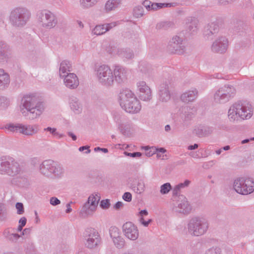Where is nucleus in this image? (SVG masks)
<instances>
[{"label":"nucleus","mask_w":254,"mask_h":254,"mask_svg":"<svg viewBox=\"0 0 254 254\" xmlns=\"http://www.w3.org/2000/svg\"><path fill=\"white\" fill-rule=\"evenodd\" d=\"M45 110L43 103L38 101L33 94H26L22 98L19 110L23 117L33 120L39 118Z\"/></svg>","instance_id":"f257e3e1"},{"label":"nucleus","mask_w":254,"mask_h":254,"mask_svg":"<svg viewBox=\"0 0 254 254\" xmlns=\"http://www.w3.org/2000/svg\"><path fill=\"white\" fill-rule=\"evenodd\" d=\"M253 113V108L251 104L238 102L230 107L228 111V118L230 122L237 123L250 119Z\"/></svg>","instance_id":"f03ea898"},{"label":"nucleus","mask_w":254,"mask_h":254,"mask_svg":"<svg viewBox=\"0 0 254 254\" xmlns=\"http://www.w3.org/2000/svg\"><path fill=\"white\" fill-rule=\"evenodd\" d=\"M209 223L205 218L200 216L192 217L187 225L188 233L194 237H199L205 234L208 230Z\"/></svg>","instance_id":"7ed1b4c3"},{"label":"nucleus","mask_w":254,"mask_h":254,"mask_svg":"<svg viewBox=\"0 0 254 254\" xmlns=\"http://www.w3.org/2000/svg\"><path fill=\"white\" fill-rule=\"evenodd\" d=\"M40 173L46 177L61 178L64 175V169L60 164L52 160H46L39 165Z\"/></svg>","instance_id":"20e7f679"},{"label":"nucleus","mask_w":254,"mask_h":254,"mask_svg":"<svg viewBox=\"0 0 254 254\" xmlns=\"http://www.w3.org/2000/svg\"><path fill=\"white\" fill-rule=\"evenodd\" d=\"M2 128L12 133H18L27 136H33L39 131V126L37 124L9 123L6 124Z\"/></svg>","instance_id":"39448f33"},{"label":"nucleus","mask_w":254,"mask_h":254,"mask_svg":"<svg viewBox=\"0 0 254 254\" xmlns=\"http://www.w3.org/2000/svg\"><path fill=\"white\" fill-rule=\"evenodd\" d=\"M0 170L11 177H15L22 174L23 170L19 163L12 157H2L0 159Z\"/></svg>","instance_id":"423d86ee"},{"label":"nucleus","mask_w":254,"mask_h":254,"mask_svg":"<svg viewBox=\"0 0 254 254\" xmlns=\"http://www.w3.org/2000/svg\"><path fill=\"white\" fill-rule=\"evenodd\" d=\"M95 74L98 83L105 87H110L113 85L112 69L108 65L102 64L96 66Z\"/></svg>","instance_id":"0eeeda50"},{"label":"nucleus","mask_w":254,"mask_h":254,"mask_svg":"<svg viewBox=\"0 0 254 254\" xmlns=\"http://www.w3.org/2000/svg\"><path fill=\"white\" fill-rule=\"evenodd\" d=\"M233 188L239 194H250L254 191V180L244 177L238 178L234 181Z\"/></svg>","instance_id":"6e6552de"},{"label":"nucleus","mask_w":254,"mask_h":254,"mask_svg":"<svg viewBox=\"0 0 254 254\" xmlns=\"http://www.w3.org/2000/svg\"><path fill=\"white\" fill-rule=\"evenodd\" d=\"M30 17V13L27 9L18 7L11 11L9 20L13 26L21 27L26 25Z\"/></svg>","instance_id":"1a4fd4ad"},{"label":"nucleus","mask_w":254,"mask_h":254,"mask_svg":"<svg viewBox=\"0 0 254 254\" xmlns=\"http://www.w3.org/2000/svg\"><path fill=\"white\" fill-rule=\"evenodd\" d=\"M236 92L235 88L226 84L219 88L214 94V100L217 103H225L234 97Z\"/></svg>","instance_id":"9d476101"},{"label":"nucleus","mask_w":254,"mask_h":254,"mask_svg":"<svg viewBox=\"0 0 254 254\" xmlns=\"http://www.w3.org/2000/svg\"><path fill=\"white\" fill-rule=\"evenodd\" d=\"M83 238L85 246L90 249L97 248L101 243V237L98 231L94 228H86L83 233Z\"/></svg>","instance_id":"9b49d317"},{"label":"nucleus","mask_w":254,"mask_h":254,"mask_svg":"<svg viewBox=\"0 0 254 254\" xmlns=\"http://www.w3.org/2000/svg\"><path fill=\"white\" fill-rule=\"evenodd\" d=\"M38 19L41 26L46 29L54 28L58 23L56 15L48 10H43L37 15Z\"/></svg>","instance_id":"f8f14e48"},{"label":"nucleus","mask_w":254,"mask_h":254,"mask_svg":"<svg viewBox=\"0 0 254 254\" xmlns=\"http://www.w3.org/2000/svg\"><path fill=\"white\" fill-rule=\"evenodd\" d=\"M113 119L118 128L122 134L127 135L130 133L133 128V125L131 122L126 117L115 113L113 114Z\"/></svg>","instance_id":"ddd939ff"},{"label":"nucleus","mask_w":254,"mask_h":254,"mask_svg":"<svg viewBox=\"0 0 254 254\" xmlns=\"http://www.w3.org/2000/svg\"><path fill=\"white\" fill-rule=\"evenodd\" d=\"M172 210L173 211L184 214L190 213L191 207L187 198L183 195H179L177 198L174 200Z\"/></svg>","instance_id":"4468645a"},{"label":"nucleus","mask_w":254,"mask_h":254,"mask_svg":"<svg viewBox=\"0 0 254 254\" xmlns=\"http://www.w3.org/2000/svg\"><path fill=\"white\" fill-rule=\"evenodd\" d=\"M167 50L170 53L183 54L185 51L183 38L178 36H174L169 41L167 47Z\"/></svg>","instance_id":"2eb2a0df"},{"label":"nucleus","mask_w":254,"mask_h":254,"mask_svg":"<svg viewBox=\"0 0 254 254\" xmlns=\"http://www.w3.org/2000/svg\"><path fill=\"white\" fill-rule=\"evenodd\" d=\"M123 232L125 237L132 241H136L139 237V230L137 227L131 222H126L123 226Z\"/></svg>","instance_id":"dca6fc26"},{"label":"nucleus","mask_w":254,"mask_h":254,"mask_svg":"<svg viewBox=\"0 0 254 254\" xmlns=\"http://www.w3.org/2000/svg\"><path fill=\"white\" fill-rule=\"evenodd\" d=\"M112 74L113 84L115 82L117 83H122L127 79V70L122 65H115L113 66Z\"/></svg>","instance_id":"f3484780"},{"label":"nucleus","mask_w":254,"mask_h":254,"mask_svg":"<svg viewBox=\"0 0 254 254\" xmlns=\"http://www.w3.org/2000/svg\"><path fill=\"white\" fill-rule=\"evenodd\" d=\"M228 47V40L224 36H219L213 42L211 50L213 52L222 54L225 53Z\"/></svg>","instance_id":"a211bd4d"},{"label":"nucleus","mask_w":254,"mask_h":254,"mask_svg":"<svg viewBox=\"0 0 254 254\" xmlns=\"http://www.w3.org/2000/svg\"><path fill=\"white\" fill-rule=\"evenodd\" d=\"M137 89L139 92V97L141 100L147 101L152 98L151 91L149 87L143 81H140L137 83Z\"/></svg>","instance_id":"6ab92c4d"},{"label":"nucleus","mask_w":254,"mask_h":254,"mask_svg":"<svg viewBox=\"0 0 254 254\" xmlns=\"http://www.w3.org/2000/svg\"><path fill=\"white\" fill-rule=\"evenodd\" d=\"M130 102L126 103L122 108L126 112L131 114H136L138 113L141 108V106L139 101L136 96L134 97Z\"/></svg>","instance_id":"aec40b11"},{"label":"nucleus","mask_w":254,"mask_h":254,"mask_svg":"<svg viewBox=\"0 0 254 254\" xmlns=\"http://www.w3.org/2000/svg\"><path fill=\"white\" fill-rule=\"evenodd\" d=\"M135 96L134 94L128 89L122 90L118 95V101L121 108L131 100H134L132 98Z\"/></svg>","instance_id":"412c9836"},{"label":"nucleus","mask_w":254,"mask_h":254,"mask_svg":"<svg viewBox=\"0 0 254 254\" xmlns=\"http://www.w3.org/2000/svg\"><path fill=\"white\" fill-rule=\"evenodd\" d=\"M214 130L212 127L198 125L194 127L193 133L199 137H203L211 134Z\"/></svg>","instance_id":"4be33fe9"},{"label":"nucleus","mask_w":254,"mask_h":254,"mask_svg":"<svg viewBox=\"0 0 254 254\" xmlns=\"http://www.w3.org/2000/svg\"><path fill=\"white\" fill-rule=\"evenodd\" d=\"M117 25V22L96 25L92 30V34L99 36L105 34Z\"/></svg>","instance_id":"5701e85b"},{"label":"nucleus","mask_w":254,"mask_h":254,"mask_svg":"<svg viewBox=\"0 0 254 254\" xmlns=\"http://www.w3.org/2000/svg\"><path fill=\"white\" fill-rule=\"evenodd\" d=\"M142 5L146 8L148 11L157 10L163 7H169L173 6L174 4L173 3H154L150 0H145L142 2Z\"/></svg>","instance_id":"b1692460"},{"label":"nucleus","mask_w":254,"mask_h":254,"mask_svg":"<svg viewBox=\"0 0 254 254\" xmlns=\"http://www.w3.org/2000/svg\"><path fill=\"white\" fill-rule=\"evenodd\" d=\"M181 119L184 126H188L190 121L194 117L195 110L191 107L187 106L183 108Z\"/></svg>","instance_id":"393cba45"},{"label":"nucleus","mask_w":254,"mask_h":254,"mask_svg":"<svg viewBox=\"0 0 254 254\" xmlns=\"http://www.w3.org/2000/svg\"><path fill=\"white\" fill-rule=\"evenodd\" d=\"M65 86L70 89H75L79 85L77 76L74 73H71L63 78Z\"/></svg>","instance_id":"a878e982"},{"label":"nucleus","mask_w":254,"mask_h":254,"mask_svg":"<svg viewBox=\"0 0 254 254\" xmlns=\"http://www.w3.org/2000/svg\"><path fill=\"white\" fill-rule=\"evenodd\" d=\"M171 95L169 89V85L166 83L160 84L158 90L159 100L162 102H167L170 99Z\"/></svg>","instance_id":"bb28decb"},{"label":"nucleus","mask_w":254,"mask_h":254,"mask_svg":"<svg viewBox=\"0 0 254 254\" xmlns=\"http://www.w3.org/2000/svg\"><path fill=\"white\" fill-rule=\"evenodd\" d=\"M68 105L70 110L75 114H79L82 111V105L77 97L71 96L69 98Z\"/></svg>","instance_id":"cd10ccee"},{"label":"nucleus","mask_w":254,"mask_h":254,"mask_svg":"<svg viewBox=\"0 0 254 254\" xmlns=\"http://www.w3.org/2000/svg\"><path fill=\"white\" fill-rule=\"evenodd\" d=\"M29 231V229L25 228L23 230L20 234H18L15 232V230H13V232H12V231H10V230L9 229L5 230L4 234L7 240L12 243H16L22 236Z\"/></svg>","instance_id":"c85d7f7f"},{"label":"nucleus","mask_w":254,"mask_h":254,"mask_svg":"<svg viewBox=\"0 0 254 254\" xmlns=\"http://www.w3.org/2000/svg\"><path fill=\"white\" fill-rule=\"evenodd\" d=\"M10 46L3 41H0V63L7 62L9 58Z\"/></svg>","instance_id":"c756f323"},{"label":"nucleus","mask_w":254,"mask_h":254,"mask_svg":"<svg viewBox=\"0 0 254 254\" xmlns=\"http://www.w3.org/2000/svg\"><path fill=\"white\" fill-rule=\"evenodd\" d=\"M197 96V90L193 88L184 92L181 96V99L185 103H189L195 100Z\"/></svg>","instance_id":"7c9ffc66"},{"label":"nucleus","mask_w":254,"mask_h":254,"mask_svg":"<svg viewBox=\"0 0 254 254\" xmlns=\"http://www.w3.org/2000/svg\"><path fill=\"white\" fill-rule=\"evenodd\" d=\"M219 30V26L216 22H211L204 28L203 35L208 38L212 35L217 33Z\"/></svg>","instance_id":"2f4dec72"},{"label":"nucleus","mask_w":254,"mask_h":254,"mask_svg":"<svg viewBox=\"0 0 254 254\" xmlns=\"http://www.w3.org/2000/svg\"><path fill=\"white\" fill-rule=\"evenodd\" d=\"M122 0H108L104 5V10L107 12L115 11L121 5Z\"/></svg>","instance_id":"473e14b6"},{"label":"nucleus","mask_w":254,"mask_h":254,"mask_svg":"<svg viewBox=\"0 0 254 254\" xmlns=\"http://www.w3.org/2000/svg\"><path fill=\"white\" fill-rule=\"evenodd\" d=\"M71 70V65L69 62L67 61H63L60 65L59 75L61 78H63L69 74Z\"/></svg>","instance_id":"72a5a7b5"},{"label":"nucleus","mask_w":254,"mask_h":254,"mask_svg":"<svg viewBox=\"0 0 254 254\" xmlns=\"http://www.w3.org/2000/svg\"><path fill=\"white\" fill-rule=\"evenodd\" d=\"M10 83V77L2 69H0V89L7 88Z\"/></svg>","instance_id":"f704fd0d"},{"label":"nucleus","mask_w":254,"mask_h":254,"mask_svg":"<svg viewBox=\"0 0 254 254\" xmlns=\"http://www.w3.org/2000/svg\"><path fill=\"white\" fill-rule=\"evenodd\" d=\"M114 55H118L122 58L127 60L131 59L134 57V54L132 50L127 49H116Z\"/></svg>","instance_id":"c9c22d12"},{"label":"nucleus","mask_w":254,"mask_h":254,"mask_svg":"<svg viewBox=\"0 0 254 254\" xmlns=\"http://www.w3.org/2000/svg\"><path fill=\"white\" fill-rule=\"evenodd\" d=\"M148 213L146 210H141L138 214L139 223L144 227H148L149 224L152 222L151 219H145V216H147Z\"/></svg>","instance_id":"e433bc0d"},{"label":"nucleus","mask_w":254,"mask_h":254,"mask_svg":"<svg viewBox=\"0 0 254 254\" xmlns=\"http://www.w3.org/2000/svg\"><path fill=\"white\" fill-rule=\"evenodd\" d=\"M100 0H79V5L83 9H88L94 7Z\"/></svg>","instance_id":"4c0bfd02"},{"label":"nucleus","mask_w":254,"mask_h":254,"mask_svg":"<svg viewBox=\"0 0 254 254\" xmlns=\"http://www.w3.org/2000/svg\"><path fill=\"white\" fill-rule=\"evenodd\" d=\"M190 182L189 180H186L184 183H180L178 185H176L173 189H172V193L173 196H178L181 191V190L183 189H184L186 187H188Z\"/></svg>","instance_id":"58836bf2"},{"label":"nucleus","mask_w":254,"mask_h":254,"mask_svg":"<svg viewBox=\"0 0 254 254\" xmlns=\"http://www.w3.org/2000/svg\"><path fill=\"white\" fill-rule=\"evenodd\" d=\"M112 241L115 247L117 249H122L125 246V240L122 235L119 236V237L112 239Z\"/></svg>","instance_id":"ea45409f"},{"label":"nucleus","mask_w":254,"mask_h":254,"mask_svg":"<svg viewBox=\"0 0 254 254\" xmlns=\"http://www.w3.org/2000/svg\"><path fill=\"white\" fill-rule=\"evenodd\" d=\"M96 209L93 205H91L89 202L87 201L83 206L81 211L85 213L86 215H88L92 214Z\"/></svg>","instance_id":"a19ab883"},{"label":"nucleus","mask_w":254,"mask_h":254,"mask_svg":"<svg viewBox=\"0 0 254 254\" xmlns=\"http://www.w3.org/2000/svg\"><path fill=\"white\" fill-rule=\"evenodd\" d=\"M8 217L6 207L4 203H0V221H5Z\"/></svg>","instance_id":"79ce46f5"},{"label":"nucleus","mask_w":254,"mask_h":254,"mask_svg":"<svg viewBox=\"0 0 254 254\" xmlns=\"http://www.w3.org/2000/svg\"><path fill=\"white\" fill-rule=\"evenodd\" d=\"M109 235L111 240L122 235L120 230L116 226H112L109 229Z\"/></svg>","instance_id":"37998d69"},{"label":"nucleus","mask_w":254,"mask_h":254,"mask_svg":"<svg viewBox=\"0 0 254 254\" xmlns=\"http://www.w3.org/2000/svg\"><path fill=\"white\" fill-rule=\"evenodd\" d=\"M44 131H49L52 135L60 139L64 136V134L57 131V128L51 127H47L44 128Z\"/></svg>","instance_id":"c03bdc74"},{"label":"nucleus","mask_w":254,"mask_h":254,"mask_svg":"<svg viewBox=\"0 0 254 254\" xmlns=\"http://www.w3.org/2000/svg\"><path fill=\"white\" fill-rule=\"evenodd\" d=\"M172 189L171 184L170 183H166L160 186V193L162 195H165L168 194Z\"/></svg>","instance_id":"a18cd8bd"},{"label":"nucleus","mask_w":254,"mask_h":254,"mask_svg":"<svg viewBox=\"0 0 254 254\" xmlns=\"http://www.w3.org/2000/svg\"><path fill=\"white\" fill-rule=\"evenodd\" d=\"M144 12L143 7L141 5H138L133 8V15L136 18H140L143 16Z\"/></svg>","instance_id":"49530a36"},{"label":"nucleus","mask_w":254,"mask_h":254,"mask_svg":"<svg viewBox=\"0 0 254 254\" xmlns=\"http://www.w3.org/2000/svg\"><path fill=\"white\" fill-rule=\"evenodd\" d=\"M174 25V23L171 21H162L157 23V24L156 25V28L159 29H167L170 27H173Z\"/></svg>","instance_id":"de8ad7c7"},{"label":"nucleus","mask_w":254,"mask_h":254,"mask_svg":"<svg viewBox=\"0 0 254 254\" xmlns=\"http://www.w3.org/2000/svg\"><path fill=\"white\" fill-rule=\"evenodd\" d=\"M204 254H222V251L219 247L213 246L207 249Z\"/></svg>","instance_id":"09e8293b"},{"label":"nucleus","mask_w":254,"mask_h":254,"mask_svg":"<svg viewBox=\"0 0 254 254\" xmlns=\"http://www.w3.org/2000/svg\"><path fill=\"white\" fill-rule=\"evenodd\" d=\"M99 200V196L96 194L91 195L89 196L87 201L89 202L91 205H93L96 208Z\"/></svg>","instance_id":"8fccbe9b"},{"label":"nucleus","mask_w":254,"mask_h":254,"mask_svg":"<svg viewBox=\"0 0 254 254\" xmlns=\"http://www.w3.org/2000/svg\"><path fill=\"white\" fill-rule=\"evenodd\" d=\"M197 30V22L194 20L189 26V31L190 34H194L196 33Z\"/></svg>","instance_id":"3c124183"},{"label":"nucleus","mask_w":254,"mask_h":254,"mask_svg":"<svg viewBox=\"0 0 254 254\" xmlns=\"http://www.w3.org/2000/svg\"><path fill=\"white\" fill-rule=\"evenodd\" d=\"M138 67L140 71L144 73L148 72V71L150 69V65L145 62L140 63L139 64Z\"/></svg>","instance_id":"603ef678"},{"label":"nucleus","mask_w":254,"mask_h":254,"mask_svg":"<svg viewBox=\"0 0 254 254\" xmlns=\"http://www.w3.org/2000/svg\"><path fill=\"white\" fill-rule=\"evenodd\" d=\"M145 190V184L143 180H140L138 181L136 188L135 190V191L137 193H141L144 191Z\"/></svg>","instance_id":"864d4df0"},{"label":"nucleus","mask_w":254,"mask_h":254,"mask_svg":"<svg viewBox=\"0 0 254 254\" xmlns=\"http://www.w3.org/2000/svg\"><path fill=\"white\" fill-rule=\"evenodd\" d=\"M25 250L27 254H31L35 251V246L33 242H30L26 244Z\"/></svg>","instance_id":"5fc2aeb1"},{"label":"nucleus","mask_w":254,"mask_h":254,"mask_svg":"<svg viewBox=\"0 0 254 254\" xmlns=\"http://www.w3.org/2000/svg\"><path fill=\"white\" fill-rule=\"evenodd\" d=\"M10 104V101L9 99L3 96L0 97V106L3 108H6Z\"/></svg>","instance_id":"6e6d98bb"},{"label":"nucleus","mask_w":254,"mask_h":254,"mask_svg":"<svg viewBox=\"0 0 254 254\" xmlns=\"http://www.w3.org/2000/svg\"><path fill=\"white\" fill-rule=\"evenodd\" d=\"M17 209V213L19 215L23 214L24 212L23 205L21 202H17L15 205Z\"/></svg>","instance_id":"4d7b16f0"},{"label":"nucleus","mask_w":254,"mask_h":254,"mask_svg":"<svg viewBox=\"0 0 254 254\" xmlns=\"http://www.w3.org/2000/svg\"><path fill=\"white\" fill-rule=\"evenodd\" d=\"M122 198L125 201L130 202L132 200V195L130 192H126L124 193Z\"/></svg>","instance_id":"13d9d810"},{"label":"nucleus","mask_w":254,"mask_h":254,"mask_svg":"<svg viewBox=\"0 0 254 254\" xmlns=\"http://www.w3.org/2000/svg\"><path fill=\"white\" fill-rule=\"evenodd\" d=\"M110 205V200L109 199L102 200L100 203V206L103 209H108Z\"/></svg>","instance_id":"bf43d9fd"},{"label":"nucleus","mask_w":254,"mask_h":254,"mask_svg":"<svg viewBox=\"0 0 254 254\" xmlns=\"http://www.w3.org/2000/svg\"><path fill=\"white\" fill-rule=\"evenodd\" d=\"M50 204L52 205L56 206L60 204L61 201L56 197H52L50 198Z\"/></svg>","instance_id":"052dcab7"},{"label":"nucleus","mask_w":254,"mask_h":254,"mask_svg":"<svg viewBox=\"0 0 254 254\" xmlns=\"http://www.w3.org/2000/svg\"><path fill=\"white\" fill-rule=\"evenodd\" d=\"M125 154L131 157H139L141 156V153L139 152H133V153L125 152Z\"/></svg>","instance_id":"680f3d73"},{"label":"nucleus","mask_w":254,"mask_h":254,"mask_svg":"<svg viewBox=\"0 0 254 254\" xmlns=\"http://www.w3.org/2000/svg\"><path fill=\"white\" fill-rule=\"evenodd\" d=\"M27 219L25 217L21 218L19 220V225L24 227L26 224Z\"/></svg>","instance_id":"e2e57ef3"},{"label":"nucleus","mask_w":254,"mask_h":254,"mask_svg":"<svg viewBox=\"0 0 254 254\" xmlns=\"http://www.w3.org/2000/svg\"><path fill=\"white\" fill-rule=\"evenodd\" d=\"M89 146H83L81 147H80L79 148V151H83L84 150H86V151L85 152L86 154L89 153L91 151V150L89 149Z\"/></svg>","instance_id":"0e129e2a"},{"label":"nucleus","mask_w":254,"mask_h":254,"mask_svg":"<svg viewBox=\"0 0 254 254\" xmlns=\"http://www.w3.org/2000/svg\"><path fill=\"white\" fill-rule=\"evenodd\" d=\"M72 203H73V202L70 201L66 204V209L65 210V212L66 213H69L70 212H71L72 211V209L71 208V204H72Z\"/></svg>","instance_id":"69168bd1"},{"label":"nucleus","mask_w":254,"mask_h":254,"mask_svg":"<svg viewBox=\"0 0 254 254\" xmlns=\"http://www.w3.org/2000/svg\"><path fill=\"white\" fill-rule=\"evenodd\" d=\"M123 206V203L121 201H118L114 205V208L115 209H119Z\"/></svg>","instance_id":"338daca9"},{"label":"nucleus","mask_w":254,"mask_h":254,"mask_svg":"<svg viewBox=\"0 0 254 254\" xmlns=\"http://www.w3.org/2000/svg\"><path fill=\"white\" fill-rule=\"evenodd\" d=\"M156 150L157 156H159L160 153H164L166 152V150L164 148H157L156 149Z\"/></svg>","instance_id":"774afa93"}]
</instances>
